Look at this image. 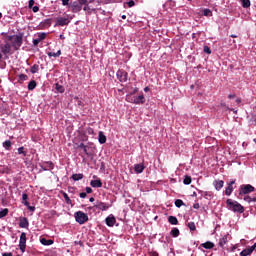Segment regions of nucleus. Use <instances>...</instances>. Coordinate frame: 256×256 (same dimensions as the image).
<instances>
[{"mask_svg":"<svg viewBox=\"0 0 256 256\" xmlns=\"http://www.w3.org/2000/svg\"><path fill=\"white\" fill-rule=\"evenodd\" d=\"M194 209H199V204H194Z\"/></svg>","mask_w":256,"mask_h":256,"instance_id":"60","label":"nucleus"},{"mask_svg":"<svg viewBox=\"0 0 256 256\" xmlns=\"http://www.w3.org/2000/svg\"><path fill=\"white\" fill-rule=\"evenodd\" d=\"M74 217L76 219V222L79 223V225H83L84 223H87L89 221V216L85 214L82 211H78L74 214Z\"/></svg>","mask_w":256,"mask_h":256,"instance_id":"4","label":"nucleus"},{"mask_svg":"<svg viewBox=\"0 0 256 256\" xmlns=\"http://www.w3.org/2000/svg\"><path fill=\"white\" fill-rule=\"evenodd\" d=\"M79 197H81V199H85V197H87V193L81 192V193L79 194Z\"/></svg>","mask_w":256,"mask_h":256,"instance_id":"44","label":"nucleus"},{"mask_svg":"<svg viewBox=\"0 0 256 256\" xmlns=\"http://www.w3.org/2000/svg\"><path fill=\"white\" fill-rule=\"evenodd\" d=\"M80 5H87L88 0H78Z\"/></svg>","mask_w":256,"mask_h":256,"instance_id":"46","label":"nucleus"},{"mask_svg":"<svg viewBox=\"0 0 256 256\" xmlns=\"http://www.w3.org/2000/svg\"><path fill=\"white\" fill-rule=\"evenodd\" d=\"M213 185L216 191H221L223 189V185H225V182L223 180H215Z\"/></svg>","mask_w":256,"mask_h":256,"instance_id":"11","label":"nucleus"},{"mask_svg":"<svg viewBox=\"0 0 256 256\" xmlns=\"http://www.w3.org/2000/svg\"><path fill=\"white\" fill-rule=\"evenodd\" d=\"M151 256H159V254L157 252H153Z\"/></svg>","mask_w":256,"mask_h":256,"instance_id":"57","label":"nucleus"},{"mask_svg":"<svg viewBox=\"0 0 256 256\" xmlns=\"http://www.w3.org/2000/svg\"><path fill=\"white\" fill-rule=\"evenodd\" d=\"M117 77H119L122 83H125V81H127V72L119 71L117 72Z\"/></svg>","mask_w":256,"mask_h":256,"instance_id":"16","label":"nucleus"},{"mask_svg":"<svg viewBox=\"0 0 256 256\" xmlns=\"http://www.w3.org/2000/svg\"><path fill=\"white\" fill-rule=\"evenodd\" d=\"M236 103H241V98H237Z\"/></svg>","mask_w":256,"mask_h":256,"instance_id":"61","label":"nucleus"},{"mask_svg":"<svg viewBox=\"0 0 256 256\" xmlns=\"http://www.w3.org/2000/svg\"><path fill=\"white\" fill-rule=\"evenodd\" d=\"M62 5H64V6L69 5V0H62Z\"/></svg>","mask_w":256,"mask_h":256,"instance_id":"52","label":"nucleus"},{"mask_svg":"<svg viewBox=\"0 0 256 256\" xmlns=\"http://www.w3.org/2000/svg\"><path fill=\"white\" fill-rule=\"evenodd\" d=\"M228 98H229V99H235V94H230V95L228 96Z\"/></svg>","mask_w":256,"mask_h":256,"instance_id":"54","label":"nucleus"},{"mask_svg":"<svg viewBox=\"0 0 256 256\" xmlns=\"http://www.w3.org/2000/svg\"><path fill=\"white\" fill-rule=\"evenodd\" d=\"M47 37V34L44 32H40L37 34V38L33 39V45L35 47H37V45H39V43H41V41H43L45 38Z\"/></svg>","mask_w":256,"mask_h":256,"instance_id":"9","label":"nucleus"},{"mask_svg":"<svg viewBox=\"0 0 256 256\" xmlns=\"http://www.w3.org/2000/svg\"><path fill=\"white\" fill-rule=\"evenodd\" d=\"M35 87H37V82H35V80L30 81L28 84V90L33 91V89H35Z\"/></svg>","mask_w":256,"mask_h":256,"instance_id":"26","label":"nucleus"},{"mask_svg":"<svg viewBox=\"0 0 256 256\" xmlns=\"http://www.w3.org/2000/svg\"><path fill=\"white\" fill-rule=\"evenodd\" d=\"M86 133H87V135H94L95 130H93V128L89 127L86 129Z\"/></svg>","mask_w":256,"mask_h":256,"instance_id":"40","label":"nucleus"},{"mask_svg":"<svg viewBox=\"0 0 256 256\" xmlns=\"http://www.w3.org/2000/svg\"><path fill=\"white\" fill-rule=\"evenodd\" d=\"M126 101L128 103H134V105H141V104L145 103V96H143V94H141L138 97H136L133 94H128L126 96Z\"/></svg>","mask_w":256,"mask_h":256,"instance_id":"3","label":"nucleus"},{"mask_svg":"<svg viewBox=\"0 0 256 256\" xmlns=\"http://www.w3.org/2000/svg\"><path fill=\"white\" fill-rule=\"evenodd\" d=\"M9 214V209L4 208L3 210L0 211V219H3V217H7Z\"/></svg>","mask_w":256,"mask_h":256,"instance_id":"28","label":"nucleus"},{"mask_svg":"<svg viewBox=\"0 0 256 256\" xmlns=\"http://www.w3.org/2000/svg\"><path fill=\"white\" fill-rule=\"evenodd\" d=\"M255 191V187L250 184L240 186V195H248V193H253Z\"/></svg>","mask_w":256,"mask_h":256,"instance_id":"7","label":"nucleus"},{"mask_svg":"<svg viewBox=\"0 0 256 256\" xmlns=\"http://www.w3.org/2000/svg\"><path fill=\"white\" fill-rule=\"evenodd\" d=\"M95 209H98V211H107L111 205L105 203V202H99L97 201L94 205Z\"/></svg>","mask_w":256,"mask_h":256,"instance_id":"8","label":"nucleus"},{"mask_svg":"<svg viewBox=\"0 0 256 256\" xmlns=\"http://www.w3.org/2000/svg\"><path fill=\"white\" fill-rule=\"evenodd\" d=\"M86 193H93V189L91 187H86Z\"/></svg>","mask_w":256,"mask_h":256,"instance_id":"48","label":"nucleus"},{"mask_svg":"<svg viewBox=\"0 0 256 256\" xmlns=\"http://www.w3.org/2000/svg\"><path fill=\"white\" fill-rule=\"evenodd\" d=\"M83 151H84V153H89V146L86 145V146L83 148Z\"/></svg>","mask_w":256,"mask_h":256,"instance_id":"51","label":"nucleus"},{"mask_svg":"<svg viewBox=\"0 0 256 256\" xmlns=\"http://www.w3.org/2000/svg\"><path fill=\"white\" fill-rule=\"evenodd\" d=\"M183 205H185V203H183V200L177 199V200L175 201V206H176V207H183Z\"/></svg>","mask_w":256,"mask_h":256,"instance_id":"35","label":"nucleus"},{"mask_svg":"<svg viewBox=\"0 0 256 256\" xmlns=\"http://www.w3.org/2000/svg\"><path fill=\"white\" fill-rule=\"evenodd\" d=\"M233 185H235V181H231L228 184V187L225 190V195H227V197H229L231 195V193H233Z\"/></svg>","mask_w":256,"mask_h":256,"instance_id":"15","label":"nucleus"},{"mask_svg":"<svg viewBox=\"0 0 256 256\" xmlns=\"http://www.w3.org/2000/svg\"><path fill=\"white\" fill-rule=\"evenodd\" d=\"M2 256H13V253L9 252V253H3Z\"/></svg>","mask_w":256,"mask_h":256,"instance_id":"53","label":"nucleus"},{"mask_svg":"<svg viewBox=\"0 0 256 256\" xmlns=\"http://www.w3.org/2000/svg\"><path fill=\"white\" fill-rule=\"evenodd\" d=\"M204 53L211 55V48H209L208 46H204Z\"/></svg>","mask_w":256,"mask_h":256,"instance_id":"42","label":"nucleus"},{"mask_svg":"<svg viewBox=\"0 0 256 256\" xmlns=\"http://www.w3.org/2000/svg\"><path fill=\"white\" fill-rule=\"evenodd\" d=\"M40 242H41L42 245H53V240H51V239L47 240L45 238H42L40 240Z\"/></svg>","mask_w":256,"mask_h":256,"instance_id":"27","label":"nucleus"},{"mask_svg":"<svg viewBox=\"0 0 256 256\" xmlns=\"http://www.w3.org/2000/svg\"><path fill=\"white\" fill-rule=\"evenodd\" d=\"M87 9H89V7H88V6H85V7H84V11H87Z\"/></svg>","mask_w":256,"mask_h":256,"instance_id":"63","label":"nucleus"},{"mask_svg":"<svg viewBox=\"0 0 256 256\" xmlns=\"http://www.w3.org/2000/svg\"><path fill=\"white\" fill-rule=\"evenodd\" d=\"M27 199H29V195H27V193H23L22 194V203L26 207H29V202L27 201Z\"/></svg>","mask_w":256,"mask_h":256,"instance_id":"21","label":"nucleus"},{"mask_svg":"<svg viewBox=\"0 0 256 256\" xmlns=\"http://www.w3.org/2000/svg\"><path fill=\"white\" fill-rule=\"evenodd\" d=\"M18 154L23 155L25 157V155H27V153L25 152V148L24 147L18 148Z\"/></svg>","mask_w":256,"mask_h":256,"instance_id":"36","label":"nucleus"},{"mask_svg":"<svg viewBox=\"0 0 256 256\" xmlns=\"http://www.w3.org/2000/svg\"><path fill=\"white\" fill-rule=\"evenodd\" d=\"M27 207H28L29 211H32V212L35 211V206H30L28 203Z\"/></svg>","mask_w":256,"mask_h":256,"instance_id":"50","label":"nucleus"},{"mask_svg":"<svg viewBox=\"0 0 256 256\" xmlns=\"http://www.w3.org/2000/svg\"><path fill=\"white\" fill-rule=\"evenodd\" d=\"M19 227L21 229H27L29 227V220L26 217L20 218Z\"/></svg>","mask_w":256,"mask_h":256,"instance_id":"13","label":"nucleus"},{"mask_svg":"<svg viewBox=\"0 0 256 256\" xmlns=\"http://www.w3.org/2000/svg\"><path fill=\"white\" fill-rule=\"evenodd\" d=\"M137 91H139V89H138V88H135L134 91H133V93H131L130 95H135V93H137Z\"/></svg>","mask_w":256,"mask_h":256,"instance_id":"55","label":"nucleus"},{"mask_svg":"<svg viewBox=\"0 0 256 256\" xmlns=\"http://www.w3.org/2000/svg\"><path fill=\"white\" fill-rule=\"evenodd\" d=\"M39 72V65L34 64L31 68H30V73L35 74Z\"/></svg>","mask_w":256,"mask_h":256,"instance_id":"29","label":"nucleus"},{"mask_svg":"<svg viewBox=\"0 0 256 256\" xmlns=\"http://www.w3.org/2000/svg\"><path fill=\"white\" fill-rule=\"evenodd\" d=\"M240 2L244 9H249V7H251V0H240Z\"/></svg>","mask_w":256,"mask_h":256,"instance_id":"20","label":"nucleus"},{"mask_svg":"<svg viewBox=\"0 0 256 256\" xmlns=\"http://www.w3.org/2000/svg\"><path fill=\"white\" fill-rule=\"evenodd\" d=\"M106 225L108 227H114L115 224L117 223V219L115 218V216L113 214H110L106 219Z\"/></svg>","mask_w":256,"mask_h":256,"instance_id":"10","label":"nucleus"},{"mask_svg":"<svg viewBox=\"0 0 256 256\" xmlns=\"http://www.w3.org/2000/svg\"><path fill=\"white\" fill-rule=\"evenodd\" d=\"M48 57H61V50H58L56 53L55 52H49Z\"/></svg>","mask_w":256,"mask_h":256,"instance_id":"31","label":"nucleus"},{"mask_svg":"<svg viewBox=\"0 0 256 256\" xmlns=\"http://www.w3.org/2000/svg\"><path fill=\"white\" fill-rule=\"evenodd\" d=\"M134 171L135 173H143V171H145V165L143 164H135L134 165Z\"/></svg>","mask_w":256,"mask_h":256,"instance_id":"17","label":"nucleus"},{"mask_svg":"<svg viewBox=\"0 0 256 256\" xmlns=\"http://www.w3.org/2000/svg\"><path fill=\"white\" fill-rule=\"evenodd\" d=\"M71 178L73 179V181H81V179H83V174H73Z\"/></svg>","mask_w":256,"mask_h":256,"instance_id":"25","label":"nucleus"},{"mask_svg":"<svg viewBox=\"0 0 256 256\" xmlns=\"http://www.w3.org/2000/svg\"><path fill=\"white\" fill-rule=\"evenodd\" d=\"M203 248L204 249H213V247H215V244L213 242H205L202 244Z\"/></svg>","mask_w":256,"mask_h":256,"instance_id":"22","label":"nucleus"},{"mask_svg":"<svg viewBox=\"0 0 256 256\" xmlns=\"http://www.w3.org/2000/svg\"><path fill=\"white\" fill-rule=\"evenodd\" d=\"M226 205H227V208L229 209V211H233L234 213H244L245 212V208L243 207V205H241L237 201L228 199L226 201Z\"/></svg>","mask_w":256,"mask_h":256,"instance_id":"1","label":"nucleus"},{"mask_svg":"<svg viewBox=\"0 0 256 256\" xmlns=\"http://www.w3.org/2000/svg\"><path fill=\"white\" fill-rule=\"evenodd\" d=\"M7 41H10L14 49H19L23 45V37L19 35L7 36Z\"/></svg>","mask_w":256,"mask_h":256,"instance_id":"2","label":"nucleus"},{"mask_svg":"<svg viewBox=\"0 0 256 256\" xmlns=\"http://www.w3.org/2000/svg\"><path fill=\"white\" fill-rule=\"evenodd\" d=\"M89 201H90V203H93V202L95 201V198L91 197V198L89 199Z\"/></svg>","mask_w":256,"mask_h":256,"instance_id":"59","label":"nucleus"},{"mask_svg":"<svg viewBox=\"0 0 256 256\" xmlns=\"http://www.w3.org/2000/svg\"><path fill=\"white\" fill-rule=\"evenodd\" d=\"M71 8H72V11L73 13H79V11H81V9L83 8V6L78 3V2H74L72 5H71Z\"/></svg>","mask_w":256,"mask_h":256,"instance_id":"14","label":"nucleus"},{"mask_svg":"<svg viewBox=\"0 0 256 256\" xmlns=\"http://www.w3.org/2000/svg\"><path fill=\"white\" fill-rule=\"evenodd\" d=\"M122 19H127V16L123 15V16H122Z\"/></svg>","mask_w":256,"mask_h":256,"instance_id":"64","label":"nucleus"},{"mask_svg":"<svg viewBox=\"0 0 256 256\" xmlns=\"http://www.w3.org/2000/svg\"><path fill=\"white\" fill-rule=\"evenodd\" d=\"M98 141L101 145L107 143V137L105 136V134H103V132H99V135H98Z\"/></svg>","mask_w":256,"mask_h":256,"instance_id":"19","label":"nucleus"},{"mask_svg":"<svg viewBox=\"0 0 256 256\" xmlns=\"http://www.w3.org/2000/svg\"><path fill=\"white\" fill-rule=\"evenodd\" d=\"M144 91H145V93H147L149 91V87H145Z\"/></svg>","mask_w":256,"mask_h":256,"instance_id":"62","label":"nucleus"},{"mask_svg":"<svg viewBox=\"0 0 256 256\" xmlns=\"http://www.w3.org/2000/svg\"><path fill=\"white\" fill-rule=\"evenodd\" d=\"M90 185L91 187H94V188H101L103 187V182H101V180H91L90 182Z\"/></svg>","mask_w":256,"mask_h":256,"instance_id":"18","label":"nucleus"},{"mask_svg":"<svg viewBox=\"0 0 256 256\" xmlns=\"http://www.w3.org/2000/svg\"><path fill=\"white\" fill-rule=\"evenodd\" d=\"M203 15H204V17H209L212 15V12L209 9H204Z\"/></svg>","mask_w":256,"mask_h":256,"instance_id":"37","label":"nucleus"},{"mask_svg":"<svg viewBox=\"0 0 256 256\" xmlns=\"http://www.w3.org/2000/svg\"><path fill=\"white\" fill-rule=\"evenodd\" d=\"M1 53H3V55H9V53H11V44L6 43L3 45L1 47Z\"/></svg>","mask_w":256,"mask_h":256,"instance_id":"12","label":"nucleus"},{"mask_svg":"<svg viewBox=\"0 0 256 256\" xmlns=\"http://www.w3.org/2000/svg\"><path fill=\"white\" fill-rule=\"evenodd\" d=\"M19 247L20 251L25 253V249H27V234L25 232H22L20 235Z\"/></svg>","mask_w":256,"mask_h":256,"instance_id":"6","label":"nucleus"},{"mask_svg":"<svg viewBox=\"0 0 256 256\" xmlns=\"http://www.w3.org/2000/svg\"><path fill=\"white\" fill-rule=\"evenodd\" d=\"M56 90H58L59 93H64L65 92V88H63V86L56 84Z\"/></svg>","mask_w":256,"mask_h":256,"instance_id":"38","label":"nucleus"},{"mask_svg":"<svg viewBox=\"0 0 256 256\" xmlns=\"http://www.w3.org/2000/svg\"><path fill=\"white\" fill-rule=\"evenodd\" d=\"M32 11H33L34 13H37V12L39 11V6H34V7H32Z\"/></svg>","mask_w":256,"mask_h":256,"instance_id":"47","label":"nucleus"},{"mask_svg":"<svg viewBox=\"0 0 256 256\" xmlns=\"http://www.w3.org/2000/svg\"><path fill=\"white\" fill-rule=\"evenodd\" d=\"M168 222L171 225H177L179 223V220H177V217H175V216H170V217H168Z\"/></svg>","mask_w":256,"mask_h":256,"instance_id":"23","label":"nucleus"},{"mask_svg":"<svg viewBox=\"0 0 256 256\" xmlns=\"http://www.w3.org/2000/svg\"><path fill=\"white\" fill-rule=\"evenodd\" d=\"M62 193V195H63V197H64V199H65V202L67 203V205H71V198H69V195H67V193L66 192H61Z\"/></svg>","mask_w":256,"mask_h":256,"instance_id":"30","label":"nucleus"},{"mask_svg":"<svg viewBox=\"0 0 256 256\" xmlns=\"http://www.w3.org/2000/svg\"><path fill=\"white\" fill-rule=\"evenodd\" d=\"M88 140H89V136H87V134H85V132L83 130H79L76 133V136L73 140V143H74V145H77V143L85 142V141H88Z\"/></svg>","mask_w":256,"mask_h":256,"instance_id":"5","label":"nucleus"},{"mask_svg":"<svg viewBox=\"0 0 256 256\" xmlns=\"http://www.w3.org/2000/svg\"><path fill=\"white\" fill-rule=\"evenodd\" d=\"M75 145H76L77 149H83L86 146L85 144H83V142H81L80 144H79V142H77V144H75Z\"/></svg>","mask_w":256,"mask_h":256,"instance_id":"41","label":"nucleus"},{"mask_svg":"<svg viewBox=\"0 0 256 256\" xmlns=\"http://www.w3.org/2000/svg\"><path fill=\"white\" fill-rule=\"evenodd\" d=\"M191 181H192L191 176H185L183 183L184 185H191Z\"/></svg>","mask_w":256,"mask_h":256,"instance_id":"34","label":"nucleus"},{"mask_svg":"<svg viewBox=\"0 0 256 256\" xmlns=\"http://www.w3.org/2000/svg\"><path fill=\"white\" fill-rule=\"evenodd\" d=\"M187 227L190 229V231L197 230V226H195V222H188Z\"/></svg>","mask_w":256,"mask_h":256,"instance_id":"32","label":"nucleus"},{"mask_svg":"<svg viewBox=\"0 0 256 256\" xmlns=\"http://www.w3.org/2000/svg\"><path fill=\"white\" fill-rule=\"evenodd\" d=\"M230 37H232V39H237V35L235 34L230 35Z\"/></svg>","mask_w":256,"mask_h":256,"instance_id":"56","label":"nucleus"},{"mask_svg":"<svg viewBox=\"0 0 256 256\" xmlns=\"http://www.w3.org/2000/svg\"><path fill=\"white\" fill-rule=\"evenodd\" d=\"M226 243H227V238H225V237H223V238L220 239V241H219L220 247H223Z\"/></svg>","mask_w":256,"mask_h":256,"instance_id":"39","label":"nucleus"},{"mask_svg":"<svg viewBox=\"0 0 256 256\" xmlns=\"http://www.w3.org/2000/svg\"><path fill=\"white\" fill-rule=\"evenodd\" d=\"M2 145H3L4 149H6V151H9L11 149V145H12L11 140H6L5 142H3Z\"/></svg>","mask_w":256,"mask_h":256,"instance_id":"24","label":"nucleus"},{"mask_svg":"<svg viewBox=\"0 0 256 256\" xmlns=\"http://www.w3.org/2000/svg\"><path fill=\"white\" fill-rule=\"evenodd\" d=\"M128 7H135V1L131 0L127 2Z\"/></svg>","mask_w":256,"mask_h":256,"instance_id":"43","label":"nucleus"},{"mask_svg":"<svg viewBox=\"0 0 256 256\" xmlns=\"http://www.w3.org/2000/svg\"><path fill=\"white\" fill-rule=\"evenodd\" d=\"M33 5H35V0H30V1H29V7H30V9L33 7Z\"/></svg>","mask_w":256,"mask_h":256,"instance_id":"49","label":"nucleus"},{"mask_svg":"<svg viewBox=\"0 0 256 256\" xmlns=\"http://www.w3.org/2000/svg\"><path fill=\"white\" fill-rule=\"evenodd\" d=\"M19 79H21L22 81H25V79H27V75L21 74V75L19 76Z\"/></svg>","mask_w":256,"mask_h":256,"instance_id":"45","label":"nucleus"},{"mask_svg":"<svg viewBox=\"0 0 256 256\" xmlns=\"http://www.w3.org/2000/svg\"><path fill=\"white\" fill-rule=\"evenodd\" d=\"M170 235H172V237H179V230L177 228H173Z\"/></svg>","mask_w":256,"mask_h":256,"instance_id":"33","label":"nucleus"},{"mask_svg":"<svg viewBox=\"0 0 256 256\" xmlns=\"http://www.w3.org/2000/svg\"><path fill=\"white\" fill-rule=\"evenodd\" d=\"M48 165H49L50 169H53V164L51 162H48Z\"/></svg>","mask_w":256,"mask_h":256,"instance_id":"58","label":"nucleus"}]
</instances>
